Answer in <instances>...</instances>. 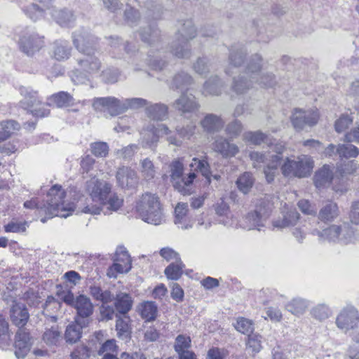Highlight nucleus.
Segmentation results:
<instances>
[{"label": "nucleus", "mask_w": 359, "mask_h": 359, "mask_svg": "<svg viewBox=\"0 0 359 359\" xmlns=\"http://www.w3.org/2000/svg\"><path fill=\"white\" fill-rule=\"evenodd\" d=\"M10 318L12 323L18 327L15 337L14 353L18 359H22L29 353L34 343V338L25 327L29 320V313L26 305L14 302L10 309Z\"/></svg>", "instance_id": "1"}, {"label": "nucleus", "mask_w": 359, "mask_h": 359, "mask_svg": "<svg viewBox=\"0 0 359 359\" xmlns=\"http://www.w3.org/2000/svg\"><path fill=\"white\" fill-rule=\"evenodd\" d=\"M87 191L93 201L99 202L102 206H107V211H103L104 215L108 211H117L122 206L123 200L116 194L109 196L111 186L106 181L99 180L95 177H92L86 183Z\"/></svg>", "instance_id": "2"}, {"label": "nucleus", "mask_w": 359, "mask_h": 359, "mask_svg": "<svg viewBox=\"0 0 359 359\" xmlns=\"http://www.w3.org/2000/svg\"><path fill=\"white\" fill-rule=\"evenodd\" d=\"M196 36V28L191 20H184L175 33V40L170 44L171 53L180 59H189L191 56L189 41Z\"/></svg>", "instance_id": "3"}, {"label": "nucleus", "mask_w": 359, "mask_h": 359, "mask_svg": "<svg viewBox=\"0 0 359 359\" xmlns=\"http://www.w3.org/2000/svg\"><path fill=\"white\" fill-rule=\"evenodd\" d=\"M170 182L175 190L184 196L191 195V186L197 177L194 172L184 175L182 158H175L168 165Z\"/></svg>", "instance_id": "4"}, {"label": "nucleus", "mask_w": 359, "mask_h": 359, "mask_svg": "<svg viewBox=\"0 0 359 359\" xmlns=\"http://www.w3.org/2000/svg\"><path fill=\"white\" fill-rule=\"evenodd\" d=\"M136 209L145 222L159 225L163 221L158 198L155 194H143L137 203Z\"/></svg>", "instance_id": "5"}, {"label": "nucleus", "mask_w": 359, "mask_h": 359, "mask_svg": "<svg viewBox=\"0 0 359 359\" xmlns=\"http://www.w3.org/2000/svg\"><path fill=\"white\" fill-rule=\"evenodd\" d=\"M313 233L322 239L343 245L349 244L355 239V230L348 222L331 224L321 231L315 230Z\"/></svg>", "instance_id": "6"}, {"label": "nucleus", "mask_w": 359, "mask_h": 359, "mask_svg": "<svg viewBox=\"0 0 359 359\" xmlns=\"http://www.w3.org/2000/svg\"><path fill=\"white\" fill-rule=\"evenodd\" d=\"M272 210V204L266 200H261L254 210L249 212L243 218V228L247 230L261 229L265 226Z\"/></svg>", "instance_id": "7"}, {"label": "nucleus", "mask_w": 359, "mask_h": 359, "mask_svg": "<svg viewBox=\"0 0 359 359\" xmlns=\"http://www.w3.org/2000/svg\"><path fill=\"white\" fill-rule=\"evenodd\" d=\"M81 54V57L76 58L78 68L72 72V79L79 83L84 82L89 75L97 73L101 67V62L95 53Z\"/></svg>", "instance_id": "8"}, {"label": "nucleus", "mask_w": 359, "mask_h": 359, "mask_svg": "<svg viewBox=\"0 0 359 359\" xmlns=\"http://www.w3.org/2000/svg\"><path fill=\"white\" fill-rule=\"evenodd\" d=\"M313 162L310 156H302L297 160L287 158L281 166V171L285 177H306L311 173Z\"/></svg>", "instance_id": "9"}, {"label": "nucleus", "mask_w": 359, "mask_h": 359, "mask_svg": "<svg viewBox=\"0 0 359 359\" xmlns=\"http://www.w3.org/2000/svg\"><path fill=\"white\" fill-rule=\"evenodd\" d=\"M72 43L81 53H97L98 39L88 29L80 28L72 34Z\"/></svg>", "instance_id": "10"}, {"label": "nucleus", "mask_w": 359, "mask_h": 359, "mask_svg": "<svg viewBox=\"0 0 359 359\" xmlns=\"http://www.w3.org/2000/svg\"><path fill=\"white\" fill-rule=\"evenodd\" d=\"M319 119V113L317 109H303L295 108L293 109L290 121L297 132L312 128L316 126Z\"/></svg>", "instance_id": "11"}, {"label": "nucleus", "mask_w": 359, "mask_h": 359, "mask_svg": "<svg viewBox=\"0 0 359 359\" xmlns=\"http://www.w3.org/2000/svg\"><path fill=\"white\" fill-rule=\"evenodd\" d=\"M113 264L107 271V276L110 278H116L118 274L127 273L132 269L131 257L123 246H118L113 257Z\"/></svg>", "instance_id": "12"}, {"label": "nucleus", "mask_w": 359, "mask_h": 359, "mask_svg": "<svg viewBox=\"0 0 359 359\" xmlns=\"http://www.w3.org/2000/svg\"><path fill=\"white\" fill-rule=\"evenodd\" d=\"M253 83H257L262 87L271 88L276 83L275 76L272 74H266L262 76L259 75L257 79L249 81H246L244 76L234 77L231 89L237 95L244 94L252 87Z\"/></svg>", "instance_id": "13"}, {"label": "nucleus", "mask_w": 359, "mask_h": 359, "mask_svg": "<svg viewBox=\"0 0 359 359\" xmlns=\"http://www.w3.org/2000/svg\"><path fill=\"white\" fill-rule=\"evenodd\" d=\"M66 192L61 185L55 184L48 191L47 194V200L43 205L45 211L52 217L57 215L59 210H66L65 207V198Z\"/></svg>", "instance_id": "14"}, {"label": "nucleus", "mask_w": 359, "mask_h": 359, "mask_svg": "<svg viewBox=\"0 0 359 359\" xmlns=\"http://www.w3.org/2000/svg\"><path fill=\"white\" fill-rule=\"evenodd\" d=\"M43 37L30 29L22 31L18 40L20 50L27 56H32L43 46Z\"/></svg>", "instance_id": "15"}, {"label": "nucleus", "mask_w": 359, "mask_h": 359, "mask_svg": "<svg viewBox=\"0 0 359 359\" xmlns=\"http://www.w3.org/2000/svg\"><path fill=\"white\" fill-rule=\"evenodd\" d=\"M76 310L74 319L83 325H88L90 317L94 311V305L90 299L85 294H81L76 299L71 306Z\"/></svg>", "instance_id": "16"}, {"label": "nucleus", "mask_w": 359, "mask_h": 359, "mask_svg": "<svg viewBox=\"0 0 359 359\" xmlns=\"http://www.w3.org/2000/svg\"><path fill=\"white\" fill-rule=\"evenodd\" d=\"M92 106L95 111H107L112 116L123 114L122 100L115 97H95Z\"/></svg>", "instance_id": "17"}, {"label": "nucleus", "mask_w": 359, "mask_h": 359, "mask_svg": "<svg viewBox=\"0 0 359 359\" xmlns=\"http://www.w3.org/2000/svg\"><path fill=\"white\" fill-rule=\"evenodd\" d=\"M358 322V310L353 306L347 305L337 316L335 323L339 329L347 332Z\"/></svg>", "instance_id": "18"}, {"label": "nucleus", "mask_w": 359, "mask_h": 359, "mask_svg": "<svg viewBox=\"0 0 359 359\" xmlns=\"http://www.w3.org/2000/svg\"><path fill=\"white\" fill-rule=\"evenodd\" d=\"M117 185L123 189H134L138 184L137 172L130 167L121 166L116 173Z\"/></svg>", "instance_id": "19"}, {"label": "nucleus", "mask_w": 359, "mask_h": 359, "mask_svg": "<svg viewBox=\"0 0 359 359\" xmlns=\"http://www.w3.org/2000/svg\"><path fill=\"white\" fill-rule=\"evenodd\" d=\"M139 34L141 40L150 47H158L161 42V30L156 23H150L147 27H141Z\"/></svg>", "instance_id": "20"}, {"label": "nucleus", "mask_w": 359, "mask_h": 359, "mask_svg": "<svg viewBox=\"0 0 359 359\" xmlns=\"http://www.w3.org/2000/svg\"><path fill=\"white\" fill-rule=\"evenodd\" d=\"M300 218L299 213L296 209L283 211L278 217L274 219L272 225L274 229H283L295 226Z\"/></svg>", "instance_id": "21"}, {"label": "nucleus", "mask_w": 359, "mask_h": 359, "mask_svg": "<svg viewBox=\"0 0 359 359\" xmlns=\"http://www.w3.org/2000/svg\"><path fill=\"white\" fill-rule=\"evenodd\" d=\"M114 306L117 316H126L133 306V298L127 292H119L114 297Z\"/></svg>", "instance_id": "22"}, {"label": "nucleus", "mask_w": 359, "mask_h": 359, "mask_svg": "<svg viewBox=\"0 0 359 359\" xmlns=\"http://www.w3.org/2000/svg\"><path fill=\"white\" fill-rule=\"evenodd\" d=\"M262 65V56L259 53L253 54L247 60L245 73L243 75H239L238 76H244L246 81H248L247 77H249V80L257 79L261 72Z\"/></svg>", "instance_id": "23"}, {"label": "nucleus", "mask_w": 359, "mask_h": 359, "mask_svg": "<svg viewBox=\"0 0 359 359\" xmlns=\"http://www.w3.org/2000/svg\"><path fill=\"white\" fill-rule=\"evenodd\" d=\"M173 107L182 114H185L197 111L199 104L193 95L182 93L180 97L175 101Z\"/></svg>", "instance_id": "24"}, {"label": "nucleus", "mask_w": 359, "mask_h": 359, "mask_svg": "<svg viewBox=\"0 0 359 359\" xmlns=\"http://www.w3.org/2000/svg\"><path fill=\"white\" fill-rule=\"evenodd\" d=\"M339 215V210L337 204L332 201H327L322 204L318 218L325 223L328 224L334 222Z\"/></svg>", "instance_id": "25"}, {"label": "nucleus", "mask_w": 359, "mask_h": 359, "mask_svg": "<svg viewBox=\"0 0 359 359\" xmlns=\"http://www.w3.org/2000/svg\"><path fill=\"white\" fill-rule=\"evenodd\" d=\"M19 92L23 97L20 101L19 104L25 110H29L30 108L41 104L42 102L38 96L37 92L32 90L30 87L20 86Z\"/></svg>", "instance_id": "26"}, {"label": "nucleus", "mask_w": 359, "mask_h": 359, "mask_svg": "<svg viewBox=\"0 0 359 359\" xmlns=\"http://www.w3.org/2000/svg\"><path fill=\"white\" fill-rule=\"evenodd\" d=\"M214 149L223 157L235 156L239 151L238 147L233 143H230L228 139L217 136L213 143Z\"/></svg>", "instance_id": "27"}, {"label": "nucleus", "mask_w": 359, "mask_h": 359, "mask_svg": "<svg viewBox=\"0 0 359 359\" xmlns=\"http://www.w3.org/2000/svg\"><path fill=\"white\" fill-rule=\"evenodd\" d=\"M53 19L61 27H72L76 20L74 13L67 8L56 9L54 6L48 13Z\"/></svg>", "instance_id": "28"}, {"label": "nucleus", "mask_w": 359, "mask_h": 359, "mask_svg": "<svg viewBox=\"0 0 359 359\" xmlns=\"http://www.w3.org/2000/svg\"><path fill=\"white\" fill-rule=\"evenodd\" d=\"M88 327L74 319L65 329L64 338L67 344H74L80 341L83 334V329Z\"/></svg>", "instance_id": "29"}, {"label": "nucleus", "mask_w": 359, "mask_h": 359, "mask_svg": "<svg viewBox=\"0 0 359 359\" xmlns=\"http://www.w3.org/2000/svg\"><path fill=\"white\" fill-rule=\"evenodd\" d=\"M189 167L191 168V172H194L196 174V172L201 173L205 178L207 184H210L211 183L212 172L206 156L193 158Z\"/></svg>", "instance_id": "30"}, {"label": "nucleus", "mask_w": 359, "mask_h": 359, "mask_svg": "<svg viewBox=\"0 0 359 359\" xmlns=\"http://www.w3.org/2000/svg\"><path fill=\"white\" fill-rule=\"evenodd\" d=\"M145 114L151 120L163 121L168 117V107L162 103L151 104L149 102L145 108Z\"/></svg>", "instance_id": "31"}, {"label": "nucleus", "mask_w": 359, "mask_h": 359, "mask_svg": "<svg viewBox=\"0 0 359 359\" xmlns=\"http://www.w3.org/2000/svg\"><path fill=\"white\" fill-rule=\"evenodd\" d=\"M193 83V77L187 72L181 70L174 74L170 83V88L184 92L187 91Z\"/></svg>", "instance_id": "32"}, {"label": "nucleus", "mask_w": 359, "mask_h": 359, "mask_svg": "<svg viewBox=\"0 0 359 359\" xmlns=\"http://www.w3.org/2000/svg\"><path fill=\"white\" fill-rule=\"evenodd\" d=\"M156 50L158 51L157 54L154 52L153 49L149 50L146 63L153 70L161 71L168 65V55L164 53L162 55L158 48H156Z\"/></svg>", "instance_id": "33"}, {"label": "nucleus", "mask_w": 359, "mask_h": 359, "mask_svg": "<svg viewBox=\"0 0 359 359\" xmlns=\"http://www.w3.org/2000/svg\"><path fill=\"white\" fill-rule=\"evenodd\" d=\"M247 48L242 43L233 45L229 49V60L232 67H241L246 58Z\"/></svg>", "instance_id": "34"}, {"label": "nucleus", "mask_w": 359, "mask_h": 359, "mask_svg": "<svg viewBox=\"0 0 359 359\" xmlns=\"http://www.w3.org/2000/svg\"><path fill=\"white\" fill-rule=\"evenodd\" d=\"M111 41H110V46L111 47H114L115 48L123 47L126 53L128 55H131L134 56V58L131 61L132 64L135 65L136 67L135 68V70H140V67H139L140 65L136 62L137 60L142 58V53H140L138 51H137L135 46L127 42L126 43L122 44L121 43V39L118 38V36H110L109 37Z\"/></svg>", "instance_id": "35"}, {"label": "nucleus", "mask_w": 359, "mask_h": 359, "mask_svg": "<svg viewBox=\"0 0 359 359\" xmlns=\"http://www.w3.org/2000/svg\"><path fill=\"white\" fill-rule=\"evenodd\" d=\"M137 311L145 323L153 322L158 316V306L154 302L144 301L139 304Z\"/></svg>", "instance_id": "36"}, {"label": "nucleus", "mask_w": 359, "mask_h": 359, "mask_svg": "<svg viewBox=\"0 0 359 359\" xmlns=\"http://www.w3.org/2000/svg\"><path fill=\"white\" fill-rule=\"evenodd\" d=\"M117 318L116 321V330L119 339L128 341L131 338L132 328L130 325V318L128 316L122 318L116 314Z\"/></svg>", "instance_id": "37"}, {"label": "nucleus", "mask_w": 359, "mask_h": 359, "mask_svg": "<svg viewBox=\"0 0 359 359\" xmlns=\"http://www.w3.org/2000/svg\"><path fill=\"white\" fill-rule=\"evenodd\" d=\"M201 124L205 131L214 133L223 128L224 121L219 116L214 114H209L201 120Z\"/></svg>", "instance_id": "38"}, {"label": "nucleus", "mask_w": 359, "mask_h": 359, "mask_svg": "<svg viewBox=\"0 0 359 359\" xmlns=\"http://www.w3.org/2000/svg\"><path fill=\"white\" fill-rule=\"evenodd\" d=\"M333 179V174L328 165H324L314 175V183L317 188L330 185Z\"/></svg>", "instance_id": "39"}, {"label": "nucleus", "mask_w": 359, "mask_h": 359, "mask_svg": "<svg viewBox=\"0 0 359 359\" xmlns=\"http://www.w3.org/2000/svg\"><path fill=\"white\" fill-rule=\"evenodd\" d=\"M72 47L66 40H57L53 44V55L57 60L68 59L71 55Z\"/></svg>", "instance_id": "40"}, {"label": "nucleus", "mask_w": 359, "mask_h": 359, "mask_svg": "<svg viewBox=\"0 0 359 359\" xmlns=\"http://www.w3.org/2000/svg\"><path fill=\"white\" fill-rule=\"evenodd\" d=\"M282 157L280 153L274 154L271 156L270 162L267 163L264 169L266 180L269 184L273 182L275 176L278 173V168L280 164Z\"/></svg>", "instance_id": "41"}, {"label": "nucleus", "mask_w": 359, "mask_h": 359, "mask_svg": "<svg viewBox=\"0 0 359 359\" xmlns=\"http://www.w3.org/2000/svg\"><path fill=\"white\" fill-rule=\"evenodd\" d=\"M223 87V82L217 76L210 77L203 85V94L205 95H218L221 94Z\"/></svg>", "instance_id": "42"}, {"label": "nucleus", "mask_w": 359, "mask_h": 359, "mask_svg": "<svg viewBox=\"0 0 359 359\" xmlns=\"http://www.w3.org/2000/svg\"><path fill=\"white\" fill-rule=\"evenodd\" d=\"M48 100L60 108L69 107L74 104L73 97L69 93L65 91H60L52 95L48 98Z\"/></svg>", "instance_id": "43"}, {"label": "nucleus", "mask_w": 359, "mask_h": 359, "mask_svg": "<svg viewBox=\"0 0 359 359\" xmlns=\"http://www.w3.org/2000/svg\"><path fill=\"white\" fill-rule=\"evenodd\" d=\"M90 295L97 301L103 304H107L112 302L114 299L113 294L108 290H103L100 286L91 285L89 287Z\"/></svg>", "instance_id": "44"}, {"label": "nucleus", "mask_w": 359, "mask_h": 359, "mask_svg": "<svg viewBox=\"0 0 359 359\" xmlns=\"http://www.w3.org/2000/svg\"><path fill=\"white\" fill-rule=\"evenodd\" d=\"M20 128V124L13 120L4 121L0 123V142L8 138L15 130Z\"/></svg>", "instance_id": "45"}, {"label": "nucleus", "mask_w": 359, "mask_h": 359, "mask_svg": "<svg viewBox=\"0 0 359 359\" xmlns=\"http://www.w3.org/2000/svg\"><path fill=\"white\" fill-rule=\"evenodd\" d=\"M185 265L182 260L170 263L165 269V274L168 279L177 280L182 275V270Z\"/></svg>", "instance_id": "46"}, {"label": "nucleus", "mask_w": 359, "mask_h": 359, "mask_svg": "<svg viewBox=\"0 0 359 359\" xmlns=\"http://www.w3.org/2000/svg\"><path fill=\"white\" fill-rule=\"evenodd\" d=\"M254 184V178L250 172H244L236 181V185L240 191L244 194H248Z\"/></svg>", "instance_id": "47"}, {"label": "nucleus", "mask_w": 359, "mask_h": 359, "mask_svg": "<svg viewBox=\"0 0 359 359\" xmlns=\"http://www.w3.org/2000/svg\"><path fill=\"white\" fill-rule=\"evenodd\" d=\"M309 306L308 301L302 298H294L286 305V309L296 316L302 314Z\"/></svg>", "instance_id": "48"}, {"label": "nucleus", "mask_w": 359, "mask_h": 359, "mask_svg": "<svg viewBox=\"0 0 359 359\" xmlns=\"http://www.w3.org/2000/svg\"><path fill=\"white\" fill-rule=\"evenodd\" d=\"M311 315L315 319L323 321L332 315V310L325 304H319L311 310Z\"/></svg>", "instance_id": "49"}, {"label": "nucleus", "mask_w": 359, "mask_h": 359, "mask_svg": "<svg viewBox=\"0 0 359 359\" xmlns=\"http://www.w3.org/2000/svg\"><path fill=\"white\" fill-rule=\"evenodd\" d=\"M262 337L257 333L249 334L247 342V351L250 353L252 355L259 353L262 348Z\"/></svg>", "instance_id": "50"}, {"label": "nucleus", "mask_w": 359, "mask_h": 359, "mask_svg": "<svg viewBox=\"0 0 359 359\" xmlns=\"http://www.w3.org/2000/svg\"><path fill=\"white\" fill-rule=\"evenodd\" d=\"M339 160L356 158L359 155V149L351 144H339Z\"/></svg>", "instance_id": "51"}, {"label": "nucleus", "mask_w": 359, "mask_h": 359, "mask_svg": "<svg viewBox=\"0 0 359 359\" xmlns=\"http://www.w3.org/2000/svg\"><path fill=\"white\" fill-rule=\"evenodd\" d=\"M148 130L149 133L144 135V141L147 147H152L157 144L159 137L162 136L161 130H160V124H158L157 127L154 126H149Z\"/></svg>", "instance_id": "52"}, {"label": "nucleus", "mask_w": 359, "mask_h": 359, "mask_svg": "<svg viewBox=\"0 0 359 359\" xmlns=\"http://www.w3.org/2000/svg\"><path fill=\"white\" fill-rule=\"evenodd\" d=\"M56 288V296L57 298L67 306H72L76 299L72 290L64 288L61 285H57Z\"/></svg>", "instance_id": "53"}, {"label": "nucleus", "mask_w": 359, "mask_h": 359, "mask_svg": "<svg viewBox=\"0 0 359 359\" xmlns=\"http://www.w3.org/2000/svg\"><path fill=\"white\" fill-rule=\"evenodd\" d=\"M149 102L143 98L133 97L128 98L122 100L123 113L126 111L128 109H139L143 107H147Z\"/></svg>", "instance_id": "54"}, {"label": "nucleus", "mask_w": 359, "mask_h": 359, "mask_svg": "<svg viewBox=\"0 0 359 359\" xmlns=\"http://www.w3.org/2000/svg\"><path fill=\"white\" fill-rule=\"evenodd\" d=\"M272 156L273 155H271L270 153H263L255 151L250 154V158L253 162V166L257 168H260L262 164L266 165L267 163L270 162Z\"/></svg>", "instance_id": "55"}, {"label": "nucleus", "mask_w": 359, "mask_h": 359, "mask_svg": "<svg viewBox=\"0 0 359 359\" xmlns=\"http://www.w3.org/2000/svg\"><path fill=\"white\" fill-rule=\"evenodd\" d=\"M28 223L26 221H18L13 219L7 224L4 225V231L6 233H23L28 227Z\"/></svg>", "instance_id": "56"}, {"label": "nucleus", "mask_w": 359, "mask_h": 359, "mask_svg": "<svg viewBox=\"0 0 359 359\" xmlns=\"http://www.w3.org/2000/svg\"><path fill=\"white\" fill-rule=\"evenodd\" d=\"M160 130H161V135H166V140L169 144L180 147L182 143V139L176 133H175L169 129V128L165 124H160Z\"/></svg>", "instance_id": "57"}, {"label": "nucleus", "mask_w": 359, "mask_h": 359, "mask_svg": "<svg viewBox=\"0 0 359 359\" xmlns=\"http://www.w3.org/2000/svg\"><path fill=\"white\" fill-rule=\"evenodd\" d=\"M191 339L188 336H185L184 334H179L175 341L174 348L175 351L180 355L182 352H186L191 346Z\"/></svg>", "instance_id": "58"}, {"label": "nucleus", "mask_w": 359, "mask_h": 359, "mask_svg": "<svg viewBox=\"0 0 359 359\" xmlns=\"http://www.w3.org/2000/svg\"><path fill=\"white\" fill-rule=\"evenodd\" d=\"M92 154L98 158H104L109 154V146L104 142H95L90 144Z\"/></svg>", "instance_id": "59"}, {"label": "nucleus", "mask_w": 359, "mask_h": 359, "mask_svg": "<svg viewBox=\"0 0 359 359\" xmlns=\"http://www.w3.org/2000/svg\"><path fill=\"white\" fill-rule=\"evenodd\" d=\"M195 72L201 76L205 77L210 71L209 60L207 57H198L193 65Z\"/></svg>", "instance_id": "60"}, {"label": "nucleus", "mask_w": 359, "mask_h": 359, "mask_svg": "<svg viewBox=\"0 0 359 359\" xmlns=\"http://www.w3.org/2000/svg\"><path fill=\"white\" fill-rule=\"evenodd\" d=\"M235 328L242 334L249 336V334H253L254 325L251 320L241 318L237 320Z\"/></svg>", "instance_id": "61"}, {"label": "nucleus", "mask_w": 359, "mask_h": 359, "mask_svg": "<svg viewBox=\"0 0 359 359\" xmlns=\"http://www.w3.org/2000/svg\"><path fill=\"white\" fill-rule=\"evenodd\" d=\"M60 338V332L57 329L52 327L46 330L43 334V340L48 346L56 345Z\"/></svg>", "instance_id": "62"}, {"label": "nucleus", "mask_w": 359, "mask_h": 359, "mask_svg": "<svg viewBox=\"0 0 359 359\" xmlns=\"http://www.w3.org/2000/svg\"><path fill=\"white\" fill-rule=\"evenodd\" d=\"M243 130L242 123L235 119L231 122L229 123L225 128L226 133L229 136L230 138H236L240 135Z\"/></svg>", "instance_id": "63"}, {"label": "nucleus", "mask_w": 359, "mask_h": 359, "mask_svg": "<svg viewBox=\"0 0 359 359\" xmlns=\"http://www.w3.org/2000/svg\"><path fill=\"white\" fill-rule=\"evenodd\" d=\"M102 359H147V358L141 352H134L132 353L123 352L121 354L119 358L112 353H107L104 354Z\"/></svg>", "instance_id": "64"}]
</instances>
